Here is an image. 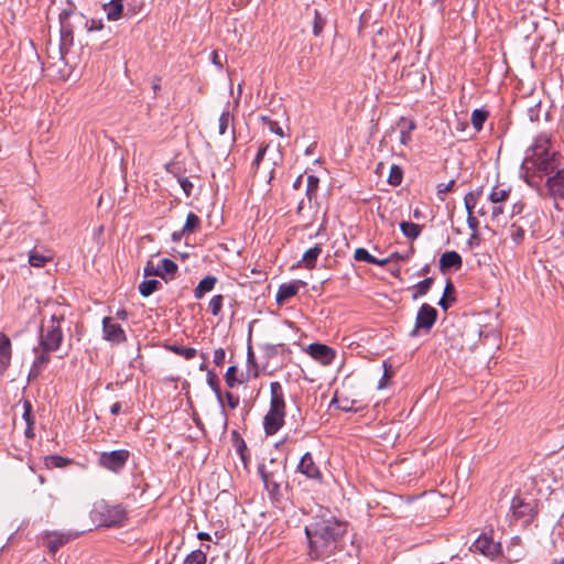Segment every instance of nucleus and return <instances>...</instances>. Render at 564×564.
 Returning a JSON list of instances; mask_svg holds the SVG:
<instances>
[{
  "label": "nucleus",
  "mask_w": 564,
  "mask_h": 564,
  "mask_svg": "<svg viewBox=\"0 0 564 564\" xmlns=\"http://www.w3.org/2000/svg\"><path fill=\"white\" fill-rule=\"evenodd\" d=\"M345 531V524L330 514L315 517L313 522L305 527L311 560L317 561L334 554Z\"/></svg>",
  "instance_id": "obj_1"
},
{
  "label": "nucleus",
  "mask_w": 564,
  "mask_h": 564,
  "mask_svg": "<svg viewBox=\"0 0 564 564\" xmlns=\"http://www.w3.org/2000/svg\"><path fill=\"white\" fill-rule=\"evenodd\" d=\"M63 319V316L52 315L50 319L42 322L39 333V345L33 348L35 358L30 370V376H39L50 362V354L61 347L63 341L61 324Z\"/></svg>",
  "instance_id": "obj_2"
},
{
  "label": "nucleus",
  "mask_w": 564,
  "mask_h": 564,
  "mask_svg": "<svg viewBox=\"0 0 564 564\" xmlns=\"http://www.w3.org/2000/svg\"><path fill=\"white\" fill-rule=\"evenodd\" d=\"M535 167L545 174H553L558 167L557 153L550 151V138L546 134H540L529 149L524 160V165Z\"/></svg>",
  "instance_id": "obj_3"
},
{
  "label": "nucleus",
  "mask_w": 564,
  "mask_h": 564,
  "mask_svg": "<svg viewBox=\"0 0 564 564\" xmlns=\"http://www.w3.org/2000/svg\"><path fill=\"white\" fill-rule=\"evenodd\" d=\"M285 401L284 392L279 381L270 383V409L263 417V429L267 435H274L284 424Z\"/></svg>",
  "instance_id": "obj_4"
},
{
  "label": "nucleus",
  "mask_w": 564,
  "mask_h": 564,
  "mask_svg": "<svg viewBox=\"0 0 564 564\" xmlns=\"http://www.w3.org/2000/svg\"><path fill=\"white\" fill-rule=\"evenodd\" d=\"M99 520L105 527H121L127 519V510L122 505H108L101 502L96 507Z\"/></svg>",
  "instance_id": "obj_5"
},
{
  "label": "nucleus",
  "mask_w": 564,
  "mask_h": 564,
  "mask_svg": "<svg viewBox=\"0 0 564 564\" xmlns=\"http://www.w3.org/2000/svg\"><path fill=\"white\" fill-rule=\"evenodd\" d=\"M511 195V186L506 184H497L495 185L489 195L488 200L491 204L490 206V217L491 219H497L505 213V203L509 199Z\"/></svg>",
  "instance_id": "obj_6"
},
{
  "label": "nucleus",
  "mask_w": 564,
  "mask_h": 564,
  "mask_svg": "<svg viewBox=\"0 0 564 564\" xmlns=\"http://www.w3.org/2000/svg\"><path fill=\"white\" fill-rule=\"evenodd\" d=\"M546 187L549 195L554 199V207L558 212L564 210V167L557 169L547 177Z\"/></svg>",
  "instance_id": "obj_7"
},
{
  "label": "nucleus",
  "mask_w": 564,
  "mask_h": 564,
  "mask_svg": "<svg viewBox=\"0 0 564 564\" xmlns=\"http://www.w3.org/2000/svg\"><path fill=\"white\" fill-rule=\"evenodd\" d=\"M436 318L437 311L429 304H423L417 311L415 326L411 330L410 335L412 337L417 336L420 329H425L426 332H429L435 324Z\"/></svg>",
  "instance_id": "obj_8"
},
{
  "label": "nucleus",
  "mask_w": 564,
  "mask_h": 564,
  "mask_svg": "<svg viewBox=\"0 0 564 564\" xmlns=\"http://www.w3.org/2000/svg\"><path fill=\"white\" fill-rule=\"evenodd\" d=\"M129 456L130 454L127 449L105 452L99 457V464L102 467L117 473L123 468V466L128 462Z\"/></svg>",
  "instance_id": "obj_9"
},
{
  "label": "nucleus",
  "mask_w": 564,
  "mask_h": 564,
  "mask_svg": "<svg viewBox=\"0 0 564 564\" xmlns=\"http://www.w3.org/2000/svg\"><path fill=\"white\" fill-rule=\"evenodd\" d=\"M79 535L78 532H57L51 531L43 534V541L45 546L52 554H55L59 547L76 539Z\"/></svg>",
  "instance_id": "obj_10"
},
{
  "label": "nucleus",
  "mask_w": 564,
  "mask_h": 564,
  "mask_svg": "<svg viewBox=\"0 0 564 564\" xmlns=\"http://www.w3.org/2000/svg\"><path fill=\"white\" fill-rule=\"evenodd\" d=\"M102 334L107 341L115 345L122 344L127 340L126 332L112 317H105L102 319Z\"/></svg>",
  "instance_id": "obj_11"
},
{
  "label": "nucleus",
  "mask_w": 564,
  "mask_h": 564,
  "mask_svg": "<svg viewBox=\"0 0 564 564\" xmlns=\"http://www.w3.org/2000/svg\"><path fill=\"white\" fill-rule=\"evenodd\" d=\"M544 213L542 210L532 209L527 212L523 216L518 218L517 220L525 231L530 232L533 238L540 237L541 232V221Z\"/></svg>",
  "instance_id": "obj_12"
},
{
  "label": "nucleus",
  "mask_w": 564,
  "mask_h": 564,
  "mask_svg": "<svg viewBox=\"0 0 564 564\" xmlns=\"http://www.w3.org/2000/svg\"><path fill=\"white\" fill-rule=\"evenodd\" d=\"M471 551L486 556H495L500 552V545L488 534L479 535L471 544Z\"/></svg>",
  "instance_id": "obj_13"
},
{
  "label": "nucleus",
  "mask_w": 564,
  "mask_h": 564,
  "mask_svg": "<svg viewBox=\"0 0 564 564\" xmlns=\"http://www.w3.org/2000/svg\"><path fill=\"white\" fill-rule=\"evenodd\" d=\"M481 191L469 192L464 197L465 208L467 210V224L474 232H477L479 221L474 216V210L477 207L478 200L480 198Z\"/></svg>",
  "instance_id": "obj_14"
},
{
  "label": "nucleus",
  "mask_w": 564,
  "mask_h": 564,
  "mask_svg": "<svg viewBox=\"0 0 564 564\" xmlns=\"http://www.w3.org/2000/svg\"><path fill=\"white\" fill-rule=\"evenodd\" d=\"M307 352L323 365L332 364L335 358L334 350L329 346L319 343L310 344Z\"/></svg>",
  "instance_id": "obj_15"
},
{
  "label": "nucleus",
  "mask_w": 564,
  "mask_h": 564,
  "mask_svg": "<svg viewBox=\"0 0 564 564\" xmlns=\"http://www.w3.org/2000/svg\"><path fill=\"white\" fill-rule=\"evenodd\" d=\"M297 470L301 474L305 475L307 478L315 479V480L322 479V473H321L318 466L313 460L311 453H308V452L302 456V458L297 465Z\"/></svg>",
  "instance_id": "obj_16"
},
{
  "label": "nucleus",
  "mask_w": 564,
  "mask_h": 564,
  "mask_svg": "<svg viewBox=\"0 0 564 564\" xmlns=\"http://www.w3.org/2000/svg\"><path fill=\"white\" fill-rule=\"evenodd\" d=\"M11 357V340L6 334L0 333V375H3L9 368Z\"/></svg>",
  "instance_id": "obj_17"
},
{
  "label": "nucleus",
  "mask_w": 564,
  "mask_h": 564,
  "mask_svg": "<svg viewBox=\"0 0 564 564\" xmlns=\"http://www.w3.org/2000/svg\"><path fill=\"white\" fill-rule=\"evenodd\" d=\"M207 384L210 387V389L215 392V395L220 404L221 408V419H223V430H227V413L225 411V405L223 402V394L219 387V379L218 377L213 372H207Z\"/></svg>",
  "instance_id": "obj_18"
},
{
  "label": "nucleus",
  "mask_w": 564,
  "mask_h": 564,
  "mask_svg": "<svg viewBox=\"0 0 564 564\" xmlns=\"http://www.w3.org/2000/svg\"><path fill=\"white\" fill-rule=\"evenodd\" d=\"M463 264L462 257L456 251H446L444 252L440 258V268L442 271L448 270V269H460Z\"/></svg>",
  "instance_id": "obj_19"
},
{
  "label": "nucleus",
  "mask_w": 564,
  "mask_h": 564,
  "mask_svg": "<svg viewBox=\"0 0 564 564\" xmlns=\"http://www.w3.org/2000/svg\"><path fill=\"white\" fill-rule=\"evenodd\" d=\"M300 290L299 282L284 283L279 286L275 300L279 304L285 303L289 299L295 296Z\"/></svg>",
  "instance_id": "obj_20"
},
{
  "label": "nucleus",
  "mask_w": 564,
  "mask_h": 564,
  "mask_svg": "<svg viewBox=\"0 0 564 564\" xmlns=\"http://www.w3.org/2000/svg\"><path fill=\"white\" fill-rule=\"evenodd\" d=\"M399 127L400 143L404 147H408L412 140V132L416 128L415 122L413 120H405L404 118H401Z\"/></svg>",
  "instance_id": "obj_21"
},
{
  "label": "nucleus",
  "mask_w": 564,
  "mask_h": 564,
  "mask_svg": "<svg viewBox=\"0 0 564 564\" xmlns=\"http://www.w3.org/2000/svg\"><path fill=\"white\" fill-rule=\"evenodd\" d=\"M259 474L267 490L271 492H275L279 490L280 484L275 479V475L273 471L268 470L264 465H261L259 466Z\"/></svg>",
  "instance_id": "obj_22"
},
{
  "label": "nucleus",
  "mask_w": 564,
  "mask_h": 564,
  "mask_svg": "<svg viewBox=\"0 0 564 564\" xmlns=\"http://www.w3.org/2000/svg\"><path fill=\"white\" fill-rule=\"evenodd\" d=\"M511 509L517 518L528 517L533 512V507L530 503L524 502L521 497H514L512 499Z\"/></svg>",
  "instance_id": "obj_23"
},
{
  "label": "nucleus",
  "mask_w": 564,
  "mask_h": 564,
  "mask_svg": "<svg viewBox=\"0 0 564 564\" xmlns=\"http://www.w3.org/2000/svg\"><path fill=\"white\" fill-rule=\"evenodd\" d=\"M70 11L63 10L59 14L61 20V39L63 44H70L73 42V30L72 28L66 23L67 18L69 17Z\"/></svg>",
  "instance_id": "obj_24"
},
{
  "label": "nucleus",
  "mask_w": 564,
  "mask_h": 564,
  "mask_svg": "<svg viewBox=\"0 0 564 564\" xmlns=\"http://www.w3.org/2000/svg\"><path fill=\"white\" fill-rule=\"evenodd\" d=\"M104 10L107 14L108 20L117 21L122 15V0H110L108 3L104 4Z\"/></svg>",
  "instance_id": "obj_25"
},
{
  "label": "nucleus",
  "mask_w": 564,
  "mask_h": 564,
  "mask_svg": "<svg viewBox=\"0 0 564 564\" xmlns=\"http://www.w3.org/2000/svg\"><path fill=\"white\" fill-rule=\"evenodd\" d=\"M217 282V279L213 275H207L194 290V296L196 299H202L207 292L212 291Z\"/></svg>",
  "instance_id": "obj_26"
},
{
  "label": "nucleus",
  "mask_w": 564,
  "mask_h": 564,
  "mask_svg": "<svg viewBox=\"0 0 564 564\" xmlns=\"http://www.w3.org/2000/svg\"><path fill=\"white\" fill-rule=\"evenodd\" d=\"M322 253L321 245H315L314 247L306 250L302 257V262L306 269H313L316 265V260Z\"/></svg>",
  "instance_id": "obj_27"
},
{
  "label": "nucleus",
  "mask_w": 564,
  "mask_h": 564,
  "mask_svg": "<svg viewBox=\"0 0 564 564\" xmlns=\"http://www.w3.org/2000/svg\"><path fill=\"white\" fill-rule=\"evenodd\" d=\"M400 229L406 238L412 240L416 239L422 231V227L420 225L408 221H402L400 224Z\"/></svg>",
  "instance_id": "obj_28"
},
{
  "label": "nucleus",
  "mask_w": 564,
  "mask_h": 564,
  "mask_svg": "<svg viewBox=\"0 0 564 564\" xmlns=\"http://www.w3.org/2000/svg\"><path fill=\"white\" fill-rule=\"evenodd\" d=\"M525 232V229H523V227L521 226V224H519L518 220H514L510 225L509 236L516 245H520L524 240Z\"/></svg>",
  "instance_id": "obj_29"
},
{
  "label": "nucleus",
  "mask_w": 564,
  "mask_h": 564,
  "mask_svg": "<svg viewBox=\"0 0 564 564\" xmlns=\"http://www.w3.org/2000/svg\"><path fill=\"white\" fill-rule=\"evenodd\" d=\"M161 286L158 280H144L139 284V292L142 296L148 297Z\"/></svg>",
  "instance_id": "obj_30"
},
{
  "label": "nucleus",
  "mask_w": 564,
  "mask_h": 564,
  "mask_svg": "<svg viewBox=\"0 0 564 564\" xmlns=\"http://www.w3.org/2000/svg\"><path fill=\"white\" fill-rule=\"evenodd\" d=\"M489 112L485 109H475L471 112V124L476 131H480L485 121L487 120Z\"/></svg>",
  "instance_id": "obj_31"
},
{
  "label": "nucleus",
  "mask_w": 564,
  "mask_h": 564,
  "mask_svg": "<svg viewBox=\"0 0 564 564\" xmlns=\"http://www.w3.org/2000/svg\"><path fill=\"white\" fill-rule=\"evenodd\" d=\"M319 185V178L313 174L308 175L306 178V197L308 202H312V199L316 196L317 189Z\"/></svg>",
  "instance_id": "obj_32"
},
{
  "label": "nucleus",
  "mask_w": 564,
  "mask_h": 564,
  "mask_svg": "<svg viewBox=\"0 0 564 564\" xmlns=\"http://www.w3.org/2000/svg\"><path fill=\"white\" fill-rule=\"evenodd\" d=\"M47 468H62L69 464V459L59 455H50L44 458Z\"/></svg>",
  "instance_id": "obj_33"
},
{
  "label": "nucleus",
  "mask_w": 564,
  "mask_h": 564,
  "mask_svg": "<svg viewBox=\"0 0 564 564\" xmlns=\"http://www.w3.org/2000/svg\"><path fill=\"white\" fill-rule=\"evenodd\" d=\"M200 225V219L197 215L194 213H188L186 217L185 225L183 227V232H186L187 235L191 232H194Z\"/></svg>",
  "instance_id": "obj_34"
},
{
  "label": "nucleus",
  "mask_w": 564,
  "mask_h": 564,
  "mask_svg": "<svg viewBox=\"0 0 564 564\" xmlns=\"http://www.w3.org/2000/svg\"><path fill=\"white\" fill-rule=\"evenodd\" d=\"M170 350L175 352L176 355L184 357L186 360L193 359L197 355V350L192 347L173 345L170 346Z\"/></svg>",
  "instance_id": "obj_35"
},
{
  "label": "nucleus",
  "mask_w": 564,
  "mask_h": 564,
  "mask_svg": "<svg viewBox=\"0 0 564 564\" xmlns=\"http://www.w3.org/2000/svg\"><path fill=\"white\" fill-rule=\"evenodd\" d=\"M232 116L229 110H225L221 112L218 119V133L220 135L225 134L231 124Z\"/></svg>",
  "instance_id": "obj_36"
},
{
  "label": "nucleus",
  "mask_w": 564,
  "mask_h": 564,
  "mask_svg": "<svg viewBox=\"0 0 564 564\" xmlns=\"http://www.w3.org/2000/svg\"><path fill=\"white\" fill-rule=\"evenodd\" d=\"M433 281H434L433 278H426V279L420 281L415 285L416 291L412 296L413 300H416L419 296L425 295L430 291V289L433 284Z\"/></svg>",
  "instance_id": "obj_37"
},
{
  "label": "nucleus",
  "mask_w": 564,
  "mask_h": 564,
  "mask_svg": "<svg viewBox=\"0 0 564 564\" xmlns=\"http://www.w3.org/2000/svg\"><path fill=\"white\" fill-rule=\"evenodd\" d=\"M50 261V258L48 257H45L41 253H39L37 251L33 250L30 252V256H29V263L32 265V267H36V268H42L46 264V262Z\"/></svg>",
  "instance_id": "obj_38"
},
{
  "label": "nucleus",
  "mask_w": 564,
  "mask_h": 564,
  "mask_svg": "<svg viewBox=\"0 0 564 564\" xmlns=\"http://www.w3.org/2000/svg\"><path fill=\"white\" fill-rule=\"evenodd\" d=\"M184 564H206V554L200 550L193 551L186 556Z\"/></svg>",
  "instance_id": "obj_39"
},
{
  "label": "nucleus",
  "mask_w": 564,
  "mask_h": 564,
  "mask_svg": "<svg viewBox=\"0 0 564 564\" xmlns=\"http://www.w3.org/2000/svg\"><path fill=\"white\" fill-rule=\"evenodd\" d=\"M403 173L400 166L392 165L390 169L388 182L389 184L397 186L400 185L402 182Z\"/></svg>",
  "instance_id": "obj_40"
},
{
  "label": "nucleus",
  "mask_w": 564,
  "mask_h": 564,
  "mask_svg": "<svg viewBox=\"0 0 564 564\" xmlns=\"http://www.w3.org/2000/svg\"><path fill=\"white\" fill-rule=\"evenodd\" d=\"M224 296L218 294L210 299L209 311L214 316H217L223 308Z\"/></svg>",
  "instance_id": "obj_41"
},
{
  "label": "nucleus",
  "mask_w": 564,
  "mask_h": 564,
  "mask_svg": "<svg viewBox=\"0 0 564 564\" xmlns=\"http://www.w3.org/2000/svg\"><path fill=\"white\" fill-rule=\"evenodd\" d=\"M326 24V20L321 15L317 10H314V22H313V33L315 36H318L324 26Z\"/></svg>",
  "instance_id": "obj_42"
},
{
  "label": "nucleus",
  "mask_w": 564,
  "mask_h": 564,
  "mask_svg": "<svg viewBox=\"0 0 564 564\" xmlns=\"http://www.w3.org/2000/svg\"><path fill=\"white\" fill-rule=\"evenodd\" d=\"M160 269L163 273L162 278H164L165 274H174L177 270V264L174 261H172L171 259L165 258L161 261Z\"/></svg>",
  "instance_id": "obj_43"
},
{
  "label": "nucleus",
  "mask_w": 564,
  "mask_h": 564,
  "mask_svg": "<svg viewBox=\"0 0 564 564\" xmlns=\"http://www.w3.org/2000/svg\"><path fill=\"white\" fill-rule=\"evenodd\" d=\"M261 121L265 126H268V128L270 129L271 132L278 134L279 137H283L284 135L282 128L279 126V123L276 121L270 119L267 116H262L261 117Z\"/></svg>",
  "instance_id": "obj_44"
},
{
  "label": "nucleus",
  "mask_w": 564,
  "mask_h": 564,
  "mask_svg": "<svg viewBox=\"0 0 564 564\" xmlns=\"http://www.w3.org/2000/svg\"><path fill=\"white\" fill-rule=\"evenodd\" d=\"M354 258L357 261H364L371 264L375 263V257L371 256L365 248L356 249Z\"/></svg>",
  "instance_id": "obj_45"
},
{
  "label": "nucleus",
  "mask_w": 564,
  "mask_h": 564,
  "mask_svg": "<svg viewBox=\"0 0 564 564\" xmlns=\"http://www.w3.org/2000/svg\"><path fill=\"white\" fill-rule=\"evenodd\" d=\"M237 368L235 366H231L227 369L225 375L226 383L229 388H234L239 381L236 377Z\"/></svg>",
  "instance_id": "obj_46"
},
{
  "label": "nucleus",
  "mask_w": 564,
  "mask_h": 564,
  "mask_svg": "<svg viewBox=\"0 0 564 564\" xmlns=\"http://www.w3.org/2000/svg\"><path fill=\"white\" fill-rule=\"evenodd\" d=\"M144 275L149 276V275H158V276H163V273L160 269L159 265H154L153 261H148L145 267H144Z\"/></svg>",
  "instance_id": "obj_47"
},
{
  "label": "nucleus",
  "mask_w": 564,
  "mask_h": 564,
  "mask_svg": "<svg viewBox=\"0 0 564 564\" xmlns=\"http://www.w3.org/2000/svg\"><path fill=\"white\" fill-rule=\"evenodd\" d=\"M23 409H24L23 419L26 421L29 429H31V425L34 423V421L32 420V416H31V411H32L31 403L29 401H24Z\"/></svg>",
  "instance_id": "obj_48"
},
{
  "label": "nucleus",
  "mask_w": 564,
  "mask_h": 564,
  "mask_svg": "<svg viewBox=\"0 0 564 564\" xmlns=\"http://www.w3.org/2000/svg\"><path fill=\"white\" fill-rule=\"evenodd\" d=\"M178 183H180L182 189L184 191L185 195L188 197L192 194V191L194 188L193 183L186 177L180 178Z\"/></svg>",
  "instance_id": "obj_49"
},
{
  "label": "nucleus",
  "mask_w": 564,
  "mask_h": 564,
  "mask_svg": "<svg viewBox=\"0 0 564 564\" xmlns=\"http://www.w3.org/2000/svg\"><path fill=\"white\" fill-rule=\"evenodd\" d=\"M267 150H268V145H267V144H262V145L259 148V151H258V153H257V155H256V158H254V160H253V162H252V165H253L256 169H258V167H259V165H260L261 161H262V160H263V158H264V154H265Z\"/></svg>",
  "instance_id": "obj_50"
},
{
  "label": "nucleus",
  "mask_w": 564,
  "mask_h": 564,
  "mask_svg": "<svg viewBox=\"0 0 564 564\" xmlns=\"http://www.w3.org/2000/svg\"><path fill=\"white\" fill-rule=\"evenodd\" d=\"M86 28L89 32L99 31L104 28V24H102L101 20L91 19V20L86 21Z\"/></svg>",
  "instance_id": "obj_51"
},
{
  "label": "nucleus",
  "mask_w": 564,
  "mask_h": 564,
  "mask_svg": "<svg viewBox=\"0 0 564 564\" xmlns=\"http://www.w3.org/2000/svg\"><path fill=\"white\" fill-rule=\"evenodd\" d=\"M226 352L224 348H218L214 351V362L217 366H221L225 361Z\"/></svg>",
  "instance_id": "obj_52"
},
{
  "label": "nucleus",
  "mask_w": 564,
  "mask_h": 564,
  "mask_svg": "<svg viewBox=\"0 0 564 564\" xmlns=\"http://www.w3.org/2000/svg\"><path fill=\"white\" fill-rule=\"evenodd\" d=\"M226 400L230 409H236L239 405V397L231 392L226 393Z\"/></svg>",
  "instance_id": "obj_53"
},
{
  "label": "nucleus",
  "mask_w": 564,
  "mask_h": 564,
  "mask_svg": "<svg viewBox=\"0 0 564 564\" xmlns=\"http://www.w3.org/2000/svg\"><path fill=\"white\" fill-rule=\"evenodd\" d=\"M454 185H455V181H454V180L449 181V182H448V183H446V184H440V185L437 186V192H438V194H443V193L452 192V191H453Z\"/></svg>",
  "instance_id": "obj_54"
},
{
  "label": "nucleus",
  "mask_w": 564,
  "mask_h": 564,
  "mask_svg": "<svg viewBox=\"0 0 564 564\" xmlns=\"http://www.w3.org/2000/svg\"><path fill=\"white\" fill-rule=\"evenodd\" d=\"M523 209H524V204L522 202H518V203L513 204L511 215L512 216L520 215L523 212Z\"/></svg>",
  "instance_id": "obj_55"
},
{
  "label": "nucleus",
  "mask_w": 564,
  "mask_h": 564,
  "mask_svg": "<svg viewBox=\"0 0 564 564\" xmlns=\"http://www.w3.org/2000/svg\"><path fill=\"white\" fill-rule=\"evenodd\" d=\"M121 411V403L120 402H115L111 406H110V413L112 415H118Z\"/></svg>",
  "instance_id": "obj_56"
},
{
  "label": "nucleus",
  "mask_w": 564,
  "mask_h": 564,
  "mask_svg": "<svg viewBox=\"0 0 564 564\" xmlns=\"http://www.w3.org/2000/svg\"><path fill=\"white\" fill-rule=\"evenodd\" d=\"M470 247H474V246H477L478 245V235L477 232H474L470 238L468 239V242H467Z\"/></svg>",
  "instance_id": "obj_57"
},
{
  "label": "nucleus",
  "mask_w": 564,
  "mask_h": 564,
  "mask_svg": "<svg viewBox=\"0 0 564 564\" xmlns=\"http://www.w3.org/2000/svg\"><path fill=\"white\" fill-rule=\"evenodd\" d=\"M116 316L117 318L121 319V321H126L128 318V313L126 310H119L117 313H116Z\"/></svg>",
  "instance_id": "obj_58"
},
{
  "label": "nucleus",
  "mask_w": 564,
  "mask_h": 564,
  "mask_svg": "<svg viewBox=\"0 0 564 564\" xmlns=\"http://www.w3.org/2000/svg\"><path fill=\"white\" fill-rule=\"evenodd\" d=\"M389 262H390V258H386V259H377V258H375V263L373 264H377V265H380V267H384Z\"/></svg>",
  "instance_id": "obj_59"
},
{
  "label": "nucleus",
  "mask_w": 564,
  "mask_h": 564,
  "mask_svg": "<svg viewBox=\"0 0 564 564\" xmlns=\"http://www.w3.org/2000/svg\"><path fill=\"white\" fill-rule=\"evenodd\" d=\"M183 235H187L186 232H183V229L181 231H175L172 234L173 241H180Z\"/></svg>",
  "instance_id": "obj_60"
},
{
  "label": "nucleus",
  "mask_w": 564,
  "mask_h": 564,
  "mask_svg": "<svg viewBox=\"0 0 564 564\" xmlns=\"http://www.w3.org/2000/svg\"><path fill=\"white\" fill-rule=\"evenodd\" d=\"M152 88H153L154 94H156L161 89V84H160L159 78L153 79Z\"/></svg>",
  "instance_id": "obj_61"
},
{
  "label": "nucleus",
  "mask_w": 564,
  "mask_h": 564,
  "mask_svg": "<svg viewBox=\"0 0 564 564\" xmlns=\"http://www.w3.org/2000/svg\"><path fill=\"white\" fill-rule=\"evenodd\" d=\"M438 305L443 308V310H447L448 308V303H447V299L446 296H442L441 300L438 301Z\"/></svg>",
  "instance_id": "obj_62"
},
{
  "label": "nucleus",
  "mask_w": 564,
  "mask_h": 564,
  "mask_svg": "<svg viewBox=\"0 0 564 564\" xmlns=\"http://www.w3.org/2000/svg\"><path fill=\"white\" fill-rule=\"evenodd\" d=\"M197 538H198L199 540H202V541H208V540H210V535H209V533H207V532H199V533L197 534Z\"/></svg>",
  "instance_id": "obj_63"
},
{
  "label": "nucleus",
  "mask_w": 564,
  "mask_h": 564,
  "mask_svg": "<svg viewBox=\"0 0 564 564\" xmlns=\"http://www.w3.org/2000/svg\"><path fill=\"white\" fill-rule=\"evenodd\" d=\"M477 213L480 216H485V215L490 214V208H486L485 206H481V207L478 208Z\"/></svg>",
  "instance_id": "obj_64"
}]
</instances>
